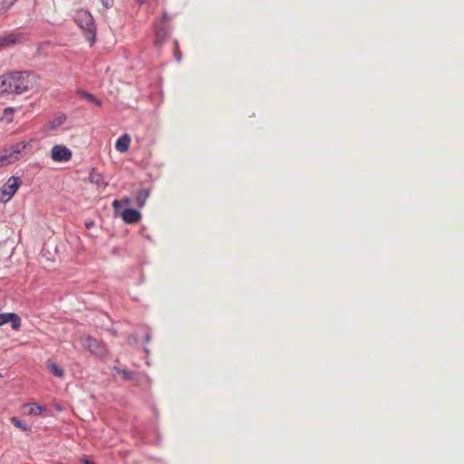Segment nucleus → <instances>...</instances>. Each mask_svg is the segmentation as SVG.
<instances>
[{"instance_id": "28", "label": "nucleus", "mask_w": 464, "mask_h": 464, "mask_svg": "<svg viewBox=\"0 0 464 464\" xmlns=\"http://www.w3.org/2000/svg\"><path fill=\"white\" fill-rule=\"evenodd\" d=\"M94 226V222L92 220H89L85 222L86 228H91Z\"/></svg>"}, {"instance_id": "16", "label": "nucleus", "mask_w": 464, "mask_h": 464, "mask_svg": "<svg viewBox=\"0 0 464 464\" xmlns=\"http://www.w3.org/2000/svg\"><path fill=\"white\" fill-rule=\"evenodd\" d=\"M78 94L80 97L87 100L88 102L95 104L96 106H99V107L102 106V101L97 99L92 93L80 90L78 92Z\"/></svg>"}, {"instance_id": "11", "label": "nucleus", "mask_w": 464, "mask_h": 464, "mask_svg": "<svg viewBox=\"0 0 464 464\" xmlns=\"http://www.w3.org/2000/svg\"><path fill=\"white\" fill-rule=\"evenodd\" d=\"M89 180L91 183H93L98 187H106L108 185L104 180L103 174L97 171L94 168H92L89 173Z\"/></svg>"}, {"instance_id": "8", "label": "nucleus", "mask_w": 464, "mask_h": 464, "mask_svg": "<svg viewBox=\"0 0 464 464\" xmlns=\"http://www.w3.org/2000/svg\"><path fill=\"white\" fill-rule=\"evenodd\" d=\"M22 34L16 33H8L0 35V51L2 49L14 46L21 42Z\"/></svg>"}, {"instance_id": "34", "label": "nucleus", "mask_w": 464, "mask_h": 464, "mask_svg": "<svg viewBox=\"0 0 464 464\" xmlns=\"http://www.w3.org/2000/svg\"><path fill=\"white\" fill-rule=\"evenodd\" d=\"M143 351L145 353L149 354L150 353V349L148 347H144L143 348Z\"/></svg>"}, {"instance_id": "15", "label": "nucleus", "mask_w": 464, "mask_h": 464, "mask_svg": "<svg viewBox=\"0 0 464 464\" xmlns=\"http://www.w3.org/2000/svg\"><path fill=\"white\" fill-rule=\"evenodd\" d=\"M150 195V190L149 188H140V190H138L136 201L139 208H142L145 205L146 200L148 199Z\"/></svg>"}, {"instance_id": "6", "label": "nucleus", "mask_w": 464, "mask_h": 464, "mask_svg": "<svg viewBox=\"0 0 464 464\" xmlns=\"http://www.w3.org/2000/svg\"><path fill=\"white\" fill-rule=\"evenodd\" d=\"M72 157L71 150L64 145L56 144L51 150V159L55 162H67Z\"/></svg>"}, {"instance_id": "17", "label": "nucleus", "mask_w": 464, "mask_h": 464, "mask_svg": "<svg viewBox=\"0 0 464 464\" xmlns=\"http://www.w3.org/2000/svg\"><path fill=\"white\" fill-rule=\"evenodd\" d=\"M10 421L11 423L17 429L23 430V431H31V426L28 425L27 423L22 421L19 418L17 417H12L10 419Z\"/></svg>"}, {"instance_id": "5", "label": "nucleus", "mask_w": 464, "mask_h": 464, "mask_svg": "<svg viewBox=\"0 0 464 464\" xmlns=\"http://www.w3.org/2000/svg\"><path fill=\"white\" fill-rule=\"evenodd\" d=\"M112 371L117 373H121L124 380L134 381L136 384H141L149 382V377L145 373L140 372L129 371L118 366H114Z\"/></svg>"}, {"instance_id": "32", "label": "nucleus", "mask_w": 464, "mask_h": 464, "mask_svg": "<svg viewBox=\"0 0 464 464\" xmlns=\"http://www.w3.org/2000/svg\"><path fill=\"white\" fill-rule=\"evenodd\" d=\"M49 44H50V42H49V41L43 43L42 44H40V45H39V47H38V51H39L42 47H44V46H47V45H49Z\"/></svg>"}, {"instance_id": "22", "label": "nucleus", "mask_w": 464, "mask_h": 464, "mask_svg": "<svg viewBox=\"0 0 464 464\" xmlns=\"http://www.w3.org/2000/svg\"><path fill=\"white\" fill-rule=\"evenodd\" d=\"M17 0H3L0 2V12L2 14L6 13Z\"/></svg>"}, {"instance_id": "27", "label": "nucleus", "mask_w": 464, "mask_h": 464, "mask_svg": "<svg viewBox=\"0 0 464 464\" xmlns=\"http://www.w3.org/2000/svg\"><path fill=\"white\" fill-rule=\"evenodd\" d=\"M138 342L137 338L134 335H130L128 338V343L130 344L136 343Z\"/></svg>"}, {"instance_id": "4", "label": "nucleus", "mask_w": 464, "mask_h": 464, "mask_svg": "<svg viewBox=\"0 0 464 464\" xmlns=\"http://www.w3.org/2000/svg\"><path fill=\"white\" fill-rule=\"evenodd\" d=\"M22 184L20 177L11 176L5 185L0 188V193L3 197L6 196L5 201L9 200L18 190Z\"/></svg>"}, {"instance_id": "24", "label": "nucleus", "mask_w": 464, "mask_h": 464, "mask_svg": "<svg viewBox=\"0 0 464 464\" xmlns=\"http://www.w3.org/2000/svg\"><path fill=\"white\" fill-rule=\"evenodd\" d=\"M174 43H175V47H176L175 51H174V55H175L176 60L178 62H180L181 61V53H180V51L179 49L178 41L175 40Z\"/></svg>"}, {"instance_id": "21", "label": "nucleus", "mask_w": 464, "mask_h": 464, "mask_svg": "<svg viewBox=\"0 0 464 464\" xmlns=\"http://www.w3.org/2000/svg\"><path fill=\"white\" fill-rule=\"evenodd\" d=\"M14 108L13 107H6L4 109L2 119L5 120L6 122L10 123L14 121Z\"/></svg>"}, {"instance_id": "10", "label": "nucleus", "mask_w": 464, "mask_h": 464, "mask_svg": "<svg viewBox=\"0 0 464 464\" xmlns=\"http://www.w3.org/2000/svg\"><path fill=\"white\" fill-rule=\"evenodd\" d=\"M121 218L126 224H135L140 220L141 213L136 208H126L121 211Z\"/></svg>"}, {"instance_id": "7", "label": "nucleus", "mask_w": 464, "mask_h": 464, "mask_svg": "<svg viewBox=\"0 0 464 464\" xmlns=\"http://www.w3.org/2000/svg\"><path fill=\"white\" fill-rule=\"evenodd\" d=\"M170 34V26L163 22L155 26V45L160 47Z\"/></svg>"}, {"instance_id": "3", "label": "nucleus", "mask_w": 464, "mask_h": 464, "mask_svg": "<svg viewBox=\"0 0 464 464\" xmlns=\"http://www.w3.org/2000/svg\"><path fill=\"white\" fill-rule=\"evenodd\" d=\"M82 344L91 353L98 358H103L107 353L105 345L91 335L82 339Z\"/></svg>"}, {"instance_id": "12", "label": "nucleus", "mask_w": 464, "mask_h": 464, "mask_svg": "<svg viewBox=\"0 0 464 464\" xmlns=\"http://www.w3.org/2000/svg\"><path fill=\"white\" fill-rule=\"evenodd\" d=\"M130 144V137L129 134L125 133L121 135L115 142V149L119 152H126Z\"/></svg>"}, {"instance_id": "18", "label": "nucleus", "mask_w": 464, "mask_h": 464, "mask_svg": "<svg viewBox=\"0 0 464 464\" xmlns=\"http://www.w3.org/2000/svg\"><path fill=\"white\" fill-rule=\"evenodd\" d=\"M15 162L13 156L10 155L7 149H4L3 154L0 155V167L7 166Z\"/></svg>"}, {"instance_id": "13", "label": "nucleus", "mask_w": 464, "mask_h": 464, "mask_svg": "<svg viewBox=\"0 0 464 464\" xmlns=\"http://www.w3.org/2000/svg\"><path fill=\"white\" fill-rule=\"evenodd\" d=\"M23 407L24 409H28L27 413L28 415L32 416H39L46 411L44 406H42L36 402L24 403Z\"/></svg>"}, {"instance_id": "31", "label": "nucleus", "mask_w": 464, "mask_h": 464, "mask_svg": "<svg viewBox=\"0 0 464 464\" xmlns=\"http://www.w3.org/2000/svg\"><path fill=\"white\" fill-rule=\"evenodd\" d=\"M150 339H151V335H150V333H147V334H145L144 341H145L146 343H149V342L150 341Z\"/></svg>"}, {"instance_id": "14", "label": "nucleus", "mask_w": 464, "mask_h": 464, "mask_svg": "<svg viewBox=\"0 0 464 464\" xmlns=\"http://www.w3.org/2000/svg\"><path fill=\"white\" fill-rule=\"evenodd\" d=\"M27 143L24 141L12 144L7 150L14 160H18V155L26 148Z\"/></svg>"}, {"instance_id": "26", "label": "nucleus", "mask_w": 464, "mask_h": 464, "mask_svg": "<svg viewBox=\"0 0 464 464\" xmlns=\"http://www.w3.org/2000/svg\"><path fill=\"white\" fill-rule=\"evenodd\" d=\"M169 20H170V17L169 16V14H167V12H166V11H164V12H163V14H162V19H161V21H160V23H163V22H165V23L169 24Z\"/></svg>"}, {"instance_id": "29", "label": "nucleus", "mask_w": 464, "mask_h": 464, "mask_svg": "<svg viewBox=\"0 0 464 464\" xmlns=\"http://www.w3.org/2000/svg\"><path fill=\"white\" fill-rule=\"evenodd\" d=\"M112 254H114V255H121V249L120 247H114L112 249Z\"/></svg>"}, {"instance_id": "33", "label": "nucleus", "mask_w": 464, "mask_h": 464, "mask_svg": "<svg viewBox=\"0 0 464 464\" xmlns=\"http://www.w3.org/2000/svg\"><path fill=\"white\" fill-rule=\"evenodd\" d=\"M82 464H94V462L89 459H84Z\"/></svg>"}, {"instance_id": "36", "label": "nucleus", "mask_w": 464, "mask_h": 464, "mask_svg": "<svg viewBox=\"0 0 464 464\" xmlns=\"http://www.w3.org/2000/svg\"><path fill=\"white\" fill-rule=\"evenodd\" d=\"M2 377V373L0 372V378Z\"/></svg>"}, {"instance_id": "25", "label": "nucleus", "mask_w": 464, "mask_h": 464, "mask_svg": "<svg viewBox=\"0 0 464 464\" xmlns=\"http://www.w3.org/2000/svg\"><path fill=\"white\" fill-rule=\"evenodd\" d=\"M102 4V5L106 8V9H109L111 7H112L113 5V0H100Z\"/></svg>"}, {"instance_id": "9", "label": "nucleus", "mask_w": 464, "mask_h": 464, "mask_svg": "<svg viewBox=\"0 0 464 464\" xmlns=\"http://www.w3.org/2000/svg\"><path fill=\"white\" fill-rule=\"evenodd\" d=\"M10 324L14 330L21 326V318L14 313H0V326Z\"/></svg>"}, {"instance_id": "19", "label": "nucleus", "mask_w": 464, "mask_h": 464, "mask_svg": "<svg viewBox=\"0 0 464 464\" xmlns=\"http://www.w3.org/2000/svg\"><path fill=\"white\" fill-rule=\"evenodd\" d=\"M65 121L66 116L64 114H60L49 122V127L51 130H56L57 128L62 126Z\"/></svg>"}, {"instance_id": "20", "label": "nucleus", "mask_w": 464, "mask_h": 464, "mask_svg": "<svg viewBox=\"0 0 464 464\" xmlns=\"http://www.w3.org/2000/svg\"><path fill=\"white\" fill-rule=\"evenodd\" d=\"M48 369L56 377H63L64 371L63 368L58 366L55 362L48 361Z\"/></svg>"}, {"instance_id": "23", "label": "nucleus", "mask_w": 464, "mask_h": 464, "mask_svg": "<svg viewBox=\"0 0 464 464\" xmlns=\"http://www.w3.org/2000/svg\"><path fill=\"white\" fill-rule=\"evenodd\" d=\"M112 207H113L115 213L121 216V211H122V209L125 208L122 205V202H121L120 200H114L112 202Z\"/></svg>"}, {"instance_id": "1", "label": "nucleus", "mask_w": 464, "mask_h": 464, "mask_svg": "<svg viewBox=\"0 0 464 464\" xmlns=\"http://www.w3.org/2000/svg\"><path fill=\"white\" fill-rule=\"evenodd\" d=\"M30 72L14 71L0 76V96L23 94L29 90Z\"/></svg>"}, {"instance_id": "30", "label": "nucleus", "mask_w": 464, "mask_h": 464, "mask_svg": "<svg viewBox=\"0 0 464 464\" xmlns=\"http://www.w3.org/2000/svg\"><path fill=\"white\" fill-rule=\"evenodd\" d=\"M121 202H122V205H129L130 203V198L129 197H125Z\"/></svg>"}, {"instance_id": "35", "label": "nucleus", "mask_w": 464, "mask_h": 464, "mask_svg": "<svg viewBox=\"0 0 464 464\" xmlns=\"http://www.w3.org/2000/svg\"><path fill=\"white\" fill-rule=\"evenodd\" d=\"M140 4L145 3L146 0H138Z\"/></svg>"}, {"instance_id": "2", "label": "nucleus", "mask_w": 464, "mask_h": 464, "mask_svg": "<svg viewBox=\"0 0 464 464\" xmlns=\"http://www.w3.org/2000/svg\"><path fill=\"white\" fill-rule=\"evenodd\" d=\"M75 23L84 31L85 38L93 44L96 41V25L92 14L87 10H80L74 16Z\"/></svg>"}]
</instances>
